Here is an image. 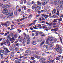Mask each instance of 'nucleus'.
<instances>
[{
  "mask_svg": "<svg viewBox=\"0 0 63 63\" xmlns=\"http://www.w3.org/2000/svg\"><path fill=\"white\" fill-rule=\"evenodd\" d=\"M54 49L58 53H59L60 54H61L62 52V49H60L59 46L58 45H56L55 47L54 48Z\"/></svg>",
  "mask_w": 63,
  "mask_h": 63,
  "instance_id": "1",
  "label": "nucleus"
},
{
  "mask_svg": "<svg viewBox=\"0 0 63 63\" xmlns=\"http://www.w3.org/2000/svg\"><path fill=\"white\" fill-rule=\"evenodd\" d=\"M12 38H15L16 39L17 38V37L18 36V33H16V34L14 35H12Z\"/></svg>",
  "mask_w": 63,
  "mask_h": 63,
  "instance_id": "2",
  "label": "nucleus"
},
{
  "mask_svg": "<svg viewBox=\"0 0 63 63\" xmlns=\"http://www.w3.org/2000/svg\"><path fill=\"white\" fill-rule=\"evenodd\" d=\"M32 56L33 57H35L36 58H37V59H40V56H39L38 55H36V54H34L32 55Z\"/></svg>",
  "mask_w": 63,
  "mask_h": 63,
  "instance_id": "3",
  "label": "nucleus"
},
{
  "mask_svg": "<svg viewBox=\"0 0 63 63\" xmlns=\"http://www.w3.org/2000/svg\"><path fill=\"white\" fill-rule=\"evenodd\" d=\"M9 7H10V6L8 5H5L2 6V8H3L4 9H5V10H6L7 8H8Z\"/></svg>",
  "mask_w": 63,
  "mask_h": 63,
  "instance_id": "4",
  "label": "nucleus"
},
{
  "mask_svg": "<svg viewBox=\"0 0 63 63\" xmlns=\"http://www.w3.org/2000/svg\"><path fill=\"white\" fill-rule=\"evenodd\" d=\"M2 12L3 13L4 15H7L8 13V10L4 9V10Z\"/></svg>",
  "mask_w": 63,
  "mask_h": 63,
  "instance_id": "5",
  "label": "nucleus"
},
{
  "mask_svg": "<svg viewBox=\"0 0 63 63\" xmlns=\"http://www.w3.org/2000/svg\"><path fill=\"white\" fill-rule=\"evenodd\" d=\"M10 16H13V13H11L10 14V13H8V14L7 16V18H9L10 17Z\"/></svg>",
  "mask_w": 63,
  "mask_h": 63,
  "instance_id": "6",
  "label": "nucleus"
},
{
  "mask_svg": "<svg viewBox=\"0 0 63 63\" xmlns=\"http://www.w3.org/2000/svg\"><path fill=\"white\" fill-rule=\"evenodd\" d=\"M10 40V41L11 44H12L14 43V42H15V39L14 38H11L9 39Z\"/></svg>",
  "mask_w": 63,
  "mask_h": 63,
  "instance_id": "7",
  "label": "nucleus"
},
{
  "mask_svg": "<svg viewBox=\"0 0 63 63\" xmlns=\"http://www.w3.org/2000/svg\"><path fill=\"white\" fill-rule=\"evenodd\" d=\"M51 38H52L51 39ZM53 37H52V36H50L47 39V40L48 41H49L50 42H51V41H53Z\"/></svg>",
  "mask_w": 63,
  "mask_h": 63,
  "instance_id": "8",
  "label": "nucleus"
},
{
  "mask_svg": "<svg viewBox=\"0 0 63 63\" xmlns=\"http://www.w3.org/2000/svg\"><path fill=\"white\" fill-rule=\"evenodd\" d=\"M53 42H51L50 43L49 45L50 46L49 47H53V44L54 43Z\"/></svg>",
  "mask_w": 63,
  "mask_h": 63,
  "instance_id": "9",
  "label": "nucleus"
},
{
  "mask_svg": "<svg viewBox=\"0 0 63 63\" xmlns=\"http://www.w3.org/2000/svg\"><path fill=\"white\" fill-rule=\"evenodd\" d=\"M4 50H5L7 52V53H8V52H10V51L9 50V49L6 48H3Z\"/></svg>",
  "mask_w": 63,
  "mask_h": 63,
  "instance_id": "10",
  "label": "nucleus"
},
{
  "mask_svg": "<svg viewBox=\"0 0 63 63\" xmlns=\"http://www.w3.org/2000/svg\"><path fill=\"white\" fill-rule=\"evenodd\" d=\"M56 9H54L52 11V14H53V15H54V14H55V13H56Z\"/></svg>",
  "mask_w": 63,
  "mask_h": 63,
  "instance_id": "11",
  "label": "nucleus"
},
{
  "mask_svg": "<svg viewBox=\"0 0 63 63\" xmlns=\"http://www.w3.org/2000/svg\"><path fill=\"white\" fill-rule=\"evenodd\" d=\"M57 13H56V14L58 16H59V11L58 10V9H57Z\"/></svg>",
  "mask_w": 63,
  "mask_h": 63,
  "instance_id": "12",
  "label": "nucleus"
},
{
  "mask_svg": "<svg viewBox=\"0 0 63 63\" xmlns=\"http://www.w3.org/2000/svg\"><path fill=\"white\" fill-rule=\"evenodd\" d=\"M44 44H45V40H43L40 44V45L41 46H43V45Z\"/></svg>",
  "mask_w": 63,
  "mask_h": 63,
  "instance_id": "13",
  "label": "nucleus"
},
{
  "mask_svg": "<svg viewBox=\"0 0 63 63\" xmlns=\"http://www.w3.org/2000/svg\"><path fill=\"white\" fill-rule=\"evenodd\" d=\"M37 5H41L42 3L39 1H38L37 2Z\"/></svg>",
  "mask_w": 63,
  "mask_h": 63,
  "instance_id": "14",
  "label": "nucleus"
},
{
  "mask_svg": "<svg viewBox=\"0 0 63 63\" xmlns=\"http://www.w3.org/2000/svg\"><path fill=\"white\" fill-rule=\"evenodd\" d=\"M58 20L59 22L62 21V18L61 17H60L58 19Z\"/></svg>",
  "mask_w": 63,
  "mask_h": 63,
  "instance_id": "15",
  "label": "nucleus"
},
{
  "mask_svg": "<svg viewBox=\"0 0 63 63\" xmlns=\"http://www.w3.org/2000/svg\"><path fill=\"white\" fill-rule=\"evenodd\" d=\"M35 11L36 13H38V9L37 8V7H35Z\"/></svg>",
  "mask_w": 63,
  "mask_h": 63,
  "instance_id": "16",
  "label": "nucleus"
},
{
  "mask_svg": "<svg viewBox=\"0 0 63 63\" xmlns=\"http://www.w3.org/2000/svg\"><path fill=\"white\" fill-rule=\"evenodd\" d=\"M57 0H56L55 1H54V4L56 5L57 4H58L57 3Z\"/></svg>",
  "mask_w": 63,
  "mask_h": 63,
  "instance_id": "17",
  "label": "nucleus"
},
{
  "mask_svg": "<svg viewBox=\"0 0 63 63\" xmlns=\"http://www.w3.org/2000/svg\"><path fill=\"white\" fill-rule=\"evenodd\" d=\"M7 38L8 39H10V38H11V35H8L7 36Z\"/></svg>",
  "mask_w": 63,
  "mask_h": 63,
  "instance_id": "18",
  "label": "nucleus"
},
{
  "mask_svg": "<svg viewBox=\"0 0 63 63\" xmlns=\"http://www.w3.org/2000/svg\"><path fill=\"white\" fill-rule=\"evenodd\" d=\"M27 44L28 45V44H29V43H30V40H29V39H27Z\"/></svg>",
  "mask_w": 63,
  "mask_h": 63,
  "instance_id": "19",
  "label": "nucleus"
},
{
  "mask_svg": "<svg viewBox=\"0 0 63 63\" xmlns=\"http://www.w3.org/2000/svg\"><path fill=\"white\" fill-rule=\"evenodd\" d=\"M32 44L33 45H36V42L35 41H33Z\"/></svg>",
  "mask_w": 63,
  "mask_h": 63,
  "instance_id": "20",
  "label": "nucleus"
},
{
  "mask_svg": "<svg viewBox=\"0 0 63 63\" xmlns=\"http://www.w3.org/2000/svg\"><path fill=\"white\" fill-rule=\"evenodd\" d=\"M29 52H30V50H27L25 52L26 53H29Z\"/></svg>",
  "mask_w": 63,
  "mask_h": 63,
  "instance_id": "21",
  "label": "nucleus"
},
{
  "mask_svg": "<svg viewBox=\"0 0 63 63\" xmlns=\"http://www.w3.org/2000/svg\"><path fill=\"white\" fill-rule=\"evenodd\" d=\"M54 17L55 18H57V16L56 15H54L52 16L51 17Z\"/></svg>",
  "mask_w": 63,
  "mask_h": 63,
  "instance_id": "22",
  "label": "nucleus"
},
{
  "mask_svg": "<svg viewBox=\"0 0 63 63\" xmlns=\"http://www.w3.org/2000/svg\"><path fill=\"white\" fill-rule=\"evenodd\" d=\"M45 60H46V59L44 58H42L40 59V60L41 61H45Z\"/></svg>",
  "mask_w": 63,
  "mask_h": 63,
  "instance_id": "23",
  "label": "nucleus"
},
{
  "mask_svg": "<svg viewBox=\"0 0 63 63\" xmlns=\"http://www.w3.org/2000/svg\"><path fill=\"white\" fill-rule=\"evenodd\" d=\"M51 31H54L56 32L57 31V30H56V29H51Z\"/></svg>",
  "mask_w": 63,
  "mask_h": 63,
  "instance_id": "24",
  "label": "nucleus"
},
{
  "mask_svg": "<svg viewBox=\"0 0 63 63\" xmlns=\"http://www.w3.org/2000/svg\"><path fill=\"white\" fill-rule=\"evenodd\" d=\"M42 6V5H40L39 6H37V8H39L40 9L41 7Z\"/></svg>",
  "mask_w": 63,
  "mask_h": 63,
  "instance_id": "25",
  "label": "nucleus"
},
{
  "mask_svg": "<svg viewBox=\"0 0 63 63\" xmlns=\"http://www.w3.org/2000/svg\"><path fill=\"white\" fill-rule=\"evenodd\" d=\"M4 50H0V52H1V53H4Z\"/></svg>",
  "mask_w": 63,
  "mask_h": 63,
  "instance_id": "26",
  "label": "nucleus"
},
{
  "mask_svg": "<svg viewBox=\"0 0 63 63\" xmlns=\"http://www.w3.org/2000/svg\"><path fill=\"white\" fill-rule=\"evenodd\" d=\"M29 35H28L26 36V39L27 40V39H29Z\"/></svg>",
  "mask_w": 63,
  "mask_h": 63,
  "instance_id": "27",
  "label": "nucleus"
},
{
  "mask_svg": "<svg viewBox=\"0 0 63 63\" xmlns=\"http://www.w3.org/2000/svg\"><path fill=\"white\" fill-rule=\"evenodd\" d=\"M45 18H46V19H47L48 17V15H47L45 16Z\"/></svg>",
  "mask_w": 63,
  "mask_h": 63,
  "instance_id": "28",
  "label": "nucleus"
},
{
  "mask_svg": "<svg viewBox=\"0 0 63 63\" xmlns=\"http://www.w3.org/2000/svg\"><path fill=\"white\" fill-rule=\"evenodd\" d=\"M55 5H56V7L57 8H59V5H58V4H57Z\"/></svg>",
  "mask_w": 63,
  "mask_h": 63,
  "instance_id": "29",
  "label": "nucleus"
},
{
  "mask_svg": "<svg viewBox=\"0 0 63 63\" xmlns=\"http://www.w3.org/2000/svg\"><path fill=\"white\" fill-rule=\"evenodd\" d=\"M39 34V35H42V34H43V32H40L38 33Z\"/></svg>",
  "mask_w": 63,
  "mask_h": 63,
  "instance_id": "30",
  "label": "nucleus"
},
{
  "mask_svg": "<svg viewBox=\"0 0 63 63\" xmlns=\"http://www.w3.org/2000/svg\"><path fill=\"white\" fill-rule=\"evenodd\" d=\"M56 23L55 22L53 23L52 24V25L53 26H55V25H56Z\"/></svg>",
  "mask_w": 63,
  "mask_h": 63,
  "instance_id": "31",
  "label": "nucleus"
},
{
  "mask_svg": "<svg viewBox=\"0 0 63 63\" xmlns=\"http://www.w3.org/2000/svg\"><path fill=\"white\" fill-rule=\"evenodd\" d=\"M23 38L22 37H21L20 38V41L21 42H22L23 41Z\"/></svg>",
  "mask_w": 63,
  "mask_h": 63,
  "instance_id": "32",
  "label": "nucleus"
},
{
  "mask_svg": "<svg viewBox=\"0 0 63 63\" xmlns=\"http://www.w3.org/2000/svg\"><path fill=\"white\" fill-rule=\"evenodd\" d=\"M3 25L5 26L6 27H7V26H8V25L7 23H6V24L4 23Z\"/></svg>",
  "mask_w": 63,
  "mask_h": 63,
  "instance_id": "33",
  "label": "nucleus"
},
{
  "mask_svg": "<svg viewBox=\"0 0 63 63\" xmlns=\"http://www.w3.org/2000/svg\"><path fill=\"white\" fill-rule=\"evenodd\" d=\"M23 26H24V25H21L19 26V27L20 28H22Z\"/></svg>",
  "mask_w": 63,
  "mask_h": 63,
  "instance_id": "34",
  "label": "nucleus"
},
{
  "mask_svg": "<svg viewBox=\"0 0 63 63\" xmlns=\"http://www.w3.org/2000/svg\"><path fill=\"white\" fill-rule=\"evenodd\" d=\"M20 3L21 4H22L23 3V0H21L20 2Z\"/></svg>",
  "mask_w": 63,
  "mask_h": 63,
  "instance_id": "35",
  "label": "nucleus"
},
{
  "mask_svg": "<svg viewBox=\"0 0 63 63\" xmlns=\"http://www.w3.org/2000/svg\"><path fill=\"white\" fill-rule=\"evenodd\" d=\"M6 43L7 44H8L9 42V40L8 39H7L6 40Z\"/></svg>",
  "mask_w": 63,
  "mask_h": 63,
  "instance_id": "36",
  "label": "nucleus"
},
{
  "mask_svg": "<svg viewBox=\"0 0 63 63\" xmlns=\"http://www.w3.org/2000/svg\"><path fill=\"white\" fill-rule=\"evenodd\" d=\"M32 4H35V1H33L31 3Z\"/></svg>",
  "mask_w": 63,
  "mask_h": 63,
  "instance_id": "37",
  "label": "nucleus"
},
{
  "mask_svg": "<svg viewBox=\"0 0 63 63\" xmlns=\"http://www.w3.org/2000/svg\"><path fill=\"white\" fill-rule=\"evenodd\" d=\"M23 1L24 4H26V3H27L26 0H23Z\"/></svg>",
  "mask_w": 63,
  "mask_h": 63,
  "instance_id": "38",
  "label": "nucleus"
},
{
  "mask_svg": "<svg viewBox=\"0 0 63 63\" xmlns=\"http://www.w3.org/2000/svg\"><path fill=\"white\" fill-rule=\"evenodd\" d=\"M31 4V3L30 2H29L27 3V5H30V4Z\"/></svg>",
  "mask_w": 63,
  "mask_h": 63,
  "instance_id": "39",
  "label": "nucleus"
},
{
  "mask_svg": "<svg viewBox=\"0 0 63 63\" xmlns=\"http://www.w3.org/2000/svg\"><path fill=\"white\" fill-rule=\"evenodd\" d=\"M58 3L59 4H61V1H60V0H58Z\"/></svg>",
  "mask_w": 63,
  "mask_h": 63,
  "instance_id": "40",
  "label": "nucleus"
},
{
  "mask_svg": "<svg viewBox=\"0 0 63 63\" xmlns=\"http://www.w3.org/2000/svg\"><path fill=\"white\" fill-rule=\"evenodd\" d=\"M15 50H16V51H17V50H18L19 49L17 47H16L15 48Z\"/></svg>",
  "mask_w": 63,
  "mask_h": 63,
  "instance_id": "41",
  "label": "nucleus"
},
{
  "mask_svg": "<svg viewBox=\"0 0 63 63\" xmlns=\"http://www.w3.org/2000/svg\"><path fill=\"white\" fill-rule=\"evenodd\" d=\"M49 61L50 62H54V60H50Z\"/></svg>",
  "mask_w": 63,
  "mask_h": 63,
  "instance_id": "42",
  "label": "nucleus"
},
{
  "mask_svg": "<svg viewBox=\"0 0 63 63\" xmlns=\"http://www.w3.org/2000/svg\"><path fill=\"white\" fill-rule=\"evenodd\" d=\"M60 8H61V9H62V5H61V4H60Z\"/></svg>",
  "mask_w": 63,
  "mask_h": 63,
  "instance_id": "43",
  "label": "nucleus"
},
{
  "mask_svg": "<svg viewBox=\"0 0 63 63\" xmlns=\"http://www.w3.org/2000/svg\"><path fill=\"white\" fill-rule=\"evenodd\" d=\"M2 43L4 45H6V42L5 41H3L2 42Z\"/></svg>",
  "mask_w": 63,
  "mask_h": 63,
  "instance_id": "44",
  "label": "nucleus"
},
{
  "mask_svg": "<svg viewBox=\"0 0 63 63\" xmlns=\"http://www.w3.org/2000/svg\"><path fill=\"white\" fill-rule=\"evenodd\" d=\"M10 50L11 51H14L13 50H15V49L11 48L10 49Z\"/></svg>",
  "mask_w": 63,
  "mask_h": 63,
  "instance_id": "45",
  "label": "nucleus"
},
{
  "mask_svg": "<svg viewBox=\"0 0 63 63\" xmlns=\"http://www.w3.org/2000/svg\"><path fill=\"white\" fill-rule=\"evenodd\" d=\"M19 9V7H17L16 8V11H18Z\"/></svg>",
  "mask_w": 63,
  "mask_h": 63,
  "instance_id": "46",
  "label": "nucleus"
},
{
  "mask_svg": "<svg viewBox=\"0 0 63 63\" xmlns=\"http://www.w3.org/2000/svg\"><path fill=\"white\" fill-rule=\"evenodd\" d=\"M4 45L3 43V42H2L0 44V46H2Z\"/></svg>",
  "mask_w": 63,
  "mask_h": 63,
  "instance_id": "47",
  "label": "nucleus"
},
{
  "mask_svg": "<svg viewBox=\"0 0 63 63\" xmlns=\"http://www.w3.org/2000/svg\"><path fill=\"white\" fill-rule=\"evenodd\" d=\"M26 40H25V39H24L23 40V43H25L26 41Z\"/></svg>",
  "mask_w": 63,
  "mask_h": 63,
  "instance_id": "48",
  "label": "nucleus"
},
{
  "mask_svg": "<svg viewBox=\"0 0 63 63\" xmlns=\"http://www.w3.org/2000/svg\"><path fill=\"white\" fill-rule=\"evenodd\" d=\"M59 59H60V58L59 57H57L56 59V60H59Z\"/></svg>",
  "mask_w": 63,
  "mask_h": 63,
  "instance_id": "49",
  "label": "nucleus"
},
{
  "mask_svg": "<svg viewBox=\"0 0 63 63\" xmlns=\"http://www.w3.org/2000/svg\"><path fill=\"white\" fill-rule=\"evenodd\" d=\"M32 9H33H33H34L35 8V6H32Z\"/></svg>",
  "mask_w": 63,
  "mask_h": 63,
  "instance_id": "50",
  "label": "nucleus"
},
{
  "mask_svg": "<svg viewBox=\"0 0 63 63\" xmlns=\"http://www.w3.org/2000/svg\"><path fill=\"white\" fill-rule=\"evenodd\" d=\"M0 17L1 18H2L3 19H5V16H3H3H1Z\"/></svg>",
  "mask_w": 63,
  "mask_h": 63,
  "instance_id": "51",
  "label": "nucleus"
},
{
  "mask_svg": "<svg viewBox=\"0 0 63 63\" xmlns=\"http://www.w3.org/2000/svg\"><path fill=\"white\" fill-rule=\"evenodd\" d=\"M42 55L43 56H46V54H45L44 53H43L42 54Z\"/></svg>",
  "mask_w": 63,
  "mask_h": 63,
  "instance_id": "52",
  "label": "nucleus"
},
{
  "mask_svg": "<svg viewBox=\"0 0 63 63\" xmlns=\"http://www.w3.org/2000/svg\"><path fill=\"white\" fill-rule=\"evenodd\" d=\"M46 28L45 29V30L46 31H48V28L47 27H46Z\"/></svg>",
  "mask_w": 63,
  "mask_h": 63,
  "instance_id": "53",
  "label": "nucleus"
},
{
  "mask_svg": "<svg viewBox=\"0 0 63 63\" xmlns=\"http://www.w3.org/2000/svg\"><path fill=\"white\" fill-rule=\"evenodd\" d=\"M32 60H34L35 58L32 57H31Z\"/></svg>",
  "mask_w": 63,
  "mask_h": 63,
  "instance_id": "54",
  "label": "nucleus"
},
{
  "mask_svg": "<svg viewBox=\"0 0 63 63\" xmlns=\"http://www.w3.org/2000/svg\"><path fill=\"white\" fill-rule=\"evenodd\" d=\"M48 46L47 45L45 46V48H47L48 47Z\"/></svg>",
  "mask_w": 63,
  "mask_h": 63,
  "instance_id": "55",
  "label": "nucleus"
},
{
  "mask_svg": "<svg viewBox=\"0 0 63 63\" xmlns=\"http://www.w3.org/2000/svg\"><path fill=\"white\" fill-rule=\"evenodd\" d=\"M45 27H47V26H44L42 27V28L43 29H45Z\"/></svg>",
  "mask_w": 63,
  "mask_h": 63,
  "instance_id": "56",
  "label": "nucleus"
},
{
  "mask_svg": "<svg viewBox=\"0 0 63 63\" xmlns=\"http://www.w3.org/2000/svg\"><path fill=\"white\" fill-rule=\"evenodd\" d=\"M41 62H42V63H47L46 62H45V61H41Z\"/></svg>",
  "mask_w": 63,
  "mask_h": 63,
  "instance_id": "57",
  "label": "nucleus"
},
{
  "mask_svg": "<svg viewBox=\"0 0 63 63\" xmlns=\"http://www.w3.org/2000/svg\"><path fill=\"white\" fill-rule=\"evenodd\" d=\"M14 13L15 15H17V13L16 11L14 12Z\"/></svg>",
  "mask_w": 63,
  "mask_h": 63,
  "instance_id": "58",
  "label": "nucleus"
},
{
  "mask_svg": "<svg viewBox=\"0 0 63 63\" xmlns=\"http://www.w3.org/2000/svg\"><path fill=\"white\" fill-rule=\"evenodd\" d=\"M60 40L61 42V43L62 42V39L61 38V37H60Z\"/></svg>",
  "mask_w": 63,
  "mask_h": 63,
  "instance_id": "59",
  "label": "nucleus"
},
{
  "mask_svg": "<svg viewBox=\"0 0 63 63\" xmlns=\"http://www.w3.org/2000/svg\"><path fill=\"white\" fill-rule=\"evenodd\" d=\"M51 25H52V23H51L49 24L48 25H49V26H51Z\"/></svg>",
  "mask_w": 63,
  "mask_h": 63,
  "instance_id": "60",
  "label": "nucleus"
},
{
  "mask_svg": "<svg viewBox=\"0 0 63 63\" xmlns=\"http://www.w3.org/2000/svg\"><path fill=\"white\" fill-rule=\"evenodd\" d=\"M12 47H16V45H15V44H13L12 45Z\"/></svg>",
  "mask_w": 63,
  "mask_h": 63,
  "instance_id": "61",
  "label": "nucleus"
},
{
  "mask_svg": "<svg viewBox=\"0 0 63 63\" xmlns=\"http://www.w3.org/2000/svg\"><path fill=\"white\" fill-rule=\"evenodd\" d=\"M44 3L45 4H47V1L44 2Z\"/></svg>",
  "mask_w": 63,
  "mask_h": 63,
  "instance_id": "62",
  "label": "nucleus"
},
{
  "mask_svg": "<svg viewBox=\"0 0 63 63\" xmlns=\"http://www.w3.org/2000/svg\"><path fill=\"white\" fill-rule=\"evenodd\" d=\"M36 63V60H34L32 62V63Z\"/></svg>",
  "mask_w": 63,
  "mask_h": 63,
  "instance_id": "63",
  "label": "nucleus"
},
{
  "mask_svg": "<svg viewBox=\"0 0 63 63\" xmlns=\"http://www.w3.org/2000/svg\"><path fill=\"white\" fill-rule=\"evenodd\" d=\"M16 62H19V60H15Z\"/></svg>",
  "mask_w": 63,
  "mask_h": 63,
  "instance_id": "64",
  "label": "nucleus"
}]
</instances>
